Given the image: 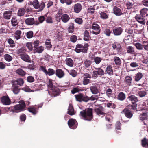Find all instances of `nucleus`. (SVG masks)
Wrapping results in <instances>:
<instances>
[{
    "mask_svg": "<svg viewBox=\"0 0 148 148\" xmlns=\"http://www.w3.org/2000/svg\"><path fill=\"white\" fill-rule=\"evenodd\" d=\"M80 115L84 120L90 121L93 118V109L91 108L86 109L80 112Z\"/></svg>",
    "mask_w": 148,
    "mask_h": 148,
    "instance_id": "f257e3e1",
    "label": "nucleus"
},
{
    "mask_svg": "<svg viewBox=\"0 0 148 148\" xmlns=\"http://www.w3.org/2000/svg\"><path fill=\"white\" fill-rule=\"evenodd\" d=\"M19 104L12 107L11 109L14 112L18 113L25 110V101L21 100L19 101Z\"/></svg>",
    "mask_w": 148,
    "mask_h": 148,
    "instance_id": "f03ea898",
    "label": "nucleus"
},
{
    "mask_svg": "<svg viewBox=\"0 0 148 148\" xmlns=\"http://www.w3.org/2000/svg\"><path fill=\"white\" fill-rule=\"evenodd\" d=\"M128 98L132 104L128 105L129 108L131 110H136L137 106L136 103L138 101V98L134 95H131L128 97Z\"/></svg>",
    "mask_w": 148,
    "mask_h": 148,
    "instance_id": "7ed1b4c3",
    "label": "nucleus"
},
{
    "mask_svg": "<svg viewBox=\"0 0 148 148\" xmlns=\"http://www.w3.org/2000/svg\"><path fill=\"white\" fill-rule=\"evenodd\" d=\"M89 45L88 43L85 44L84 46L81 44H78L76 46L75 51L77 53L82 52L83 53H86L88 49Z\"/></svg>",
    "mask_w": 148,
    "mask_h": 148,
    "instance_id": "20e7f679",
    "label": "nucleus"
},
{
    "mask_svg": "<svg viewBox=\"0 0 148 148\" xmlns=\"http://www.w3.org/2000/svg\"><path fill=\"white\" fill-rule=\"evenodd\" d=\"M95 70L92 72V77L94 79H96L99 76H103L104 75V71L101 67L95 68Z\"/></svg>",
    "mask_w": 148,
    "mask_h": 148,
    "instance_id": "39448f33",
    "label": "nucleus"
},
{
    "mask_svg": "<svg viewBox=\"0 0 148 148\" xmlns=\"http://www.w3.org/2000/svg\"><path fill=\"white\" fill-rule=\"evenodd\" d=\"M42 104L38 105L37 106L35 105L34 106H30L27 108V110L30 112L33 115H36L38 112V110L39 108H41Z\"/></svg>",
    "mask_w": 148,
    "mask_h": 148,
    "instance_id": "423d86ee",
    "label": "nucleus"
},
{
    "mask_svg": "<svg viewBox=\"0 0 148 148\" xmlns=\"http://www.w3.org/2000/svg\"><path fill=\"white\" fill-rule=\"evenodd\" d=\"M68 124L70 128L74 130L77 128L78 123L75 119L71 118L68 120Z\"/></svg>",
    "mask_w": 148,
    "mask_h": 148,
    "instance_id": "0eeeda50",
    "label": "nucleus"
},
{
    "mask_svg": "<svg viewBox=\"0 0 148 148\" xmlns=\"http://www.w3.org/2000/svg\"><path fill=\"white\" fill-rule=\"evenodd\" d=\"M112 34L115 36H120L123 32V29L121 27L117 26L113 28L112 29Z\"/></svg>",
    "mask_w": 148,
    "mask_h": 148,
    "instance_id": "6e6552de",
    "label": "nucleus"
},
{
    "mask_svg": "<svg viewBox=\"0 0 148 148\" xmlns=\"http://www.w3.org/2000/svg\"><path fill=\"white\" fill-rule=\"evenodd\" d=\"M129 108H125L121 112L123 113L125 116L128 119H131L133 116V112L130 110Z\"/></svg>",
    "mask_w": 148,
    "mask_h": 148,
    "instance_id": "1a4fd4ad",
    "label": "nucleus"
},
{
    "mask_svg": "<svg viewBox=\"0 0 148 148\" xmlns=\"http://www.w3.org/2000/svg\"><path fill=\"white\" fill-rule=\"evenodd\" d=\"M94 110L97 115L100 116H101V117L104 116L106 114V113L104 112L103 108L102 106H100L94 109Z\"/></svg>",
    "mask_w": 148,
    "mask_h": 148,
    "instance_id": "9d476101",
    "label": "nucleus"
},
{
    "mask_svg": "<svg viewBox=\"0 0 148 148\" xmlns=\"http://www.w3.org/2000/svg\"><path fill=\"white\" fill-rule=\"evenodd\" d=\"M92 28L95 31H92V33L95 35L99 34L101 32V29L99 25L96 23H93L92 26Z\"/></svg>",
    "mask_w": 148,
    "mask_h": 148,
    "instance_id": "9b49d317",
    "label": "nucleus"
},
{
    "mask_svg": "<svg viewBox=\"0 0 148 148\" xmlns=\"http://www.w3.org/2000/svg\"><path fill=\"white\" fill-rule=\"evenodd\" d=\"M2 103L4 105H8L11 104V101L8 95L3 96L1 98Z\"/></svg>",
    "mask_w": 148,
    "mask_h": 148,
    "instance_id": "f8f14e48",
    "label": "nucleus"
},
{
    "mask_svg": "<svg viewBox=\"0 0 148 148\" xmlns=\"http://www.w3.org/2000/svg\"><path fill=\"white\" fill-rule=\"evenodd\" d=\"M50 92L51 93L52 97H56L58 96L60 93L59 88L55 86L54 88L50 90Z\"/></svg>",
    "mask_w": 148,
    "mask_h": 148,
    "instance_id": "ddd939ff",
    "label": "nucleus"
},
{
    "mask_svg": "<svg viewBox=\"0 0 148 148\" xmlns=\"http://www.w3.org/2000/svg\"><path fill=\"white\" fill-rule=\"evenodd\" d=\"M56 75L59 78H63L65 75L64 71L60 69H57L55 72Z\"/></svg>",
    "mask_w": 148,
    "mask_h": 148,
    "instance_id": "4468645a",
    "label": "nucleus"
},
{
    "mask_svg": "<svg viewBox=\"0 0 148 148\" xmlns=\"http://www.w3.org/2000/svg\"><path fill=\"white\" fill-rule=\"evenodd\" d=\"M143 17L140 14H136L135 16L136 20L140 24L145 25V21Z\"/></svg>",
    "mask_w": 148,
    "mask_h": 148,
    "instance_id": "2eb2a0df",
    "label": "nucleus"
},
{
    "mask_svg": "<svg viewBox=\"0 0 148 148\" xmlns=\"http://www.w3.org/2000/svg\"><path fill=\"white\" fill-rule=\"evenodd\" d=\"M20 58L24 61L28 63H30L31 62V59L29 56L26 53L21 54L20 56Z\"/></svg>",
    "mask_w": 148,
    "mask_h": 148,
    "instance_id": "dca6fc26",
    "label": "nucleus"
},
{
    "mask_svg": "<svg viewBox=\"0 0 148 148\" xmlns=\"http://www.w3.org/2000/svg\"><path fill=\"white\" fill-rule=\"evenodd\" d=\"M82 9V5L80 3H76L74 5L73 7L74 11L76 13H79Z\"/></svg>",
    "mask_w": 148,
    "mask_h": 148,
    "instance_id": "f3484780",
    "label": "nucleus"
},
{
    "mask_svg": "<svg viewBox=\"0 0 148 148\" xmlns=\"http://www.w3.org/2000/svg\"><path fill=\"white\" fill-rule=\"evenodd\" d=\"M132 78L131 76H127L125 78L124 82L128 86H130L132 84Z\"/></svg>",
    "mask_w": 148,
    "mask_h": 148,
    "instance_id": "a211bd4d",
    "label": "nucleus"
},
{
    "mask_svg": "<svg viewBox=\"0 0 148 148\" xmlns=\"http://www.w3.org/2000/svg\"><path fill=\"white\" fill-rule=\"evenodd\" d=\"M25 24L28 25H34L35 23L34 18L32 17L25 19Z\"/></svg>",
    "mask_w": 148,
    "mask_h": 148,
    "instance_id": "6ab92c4d",
    "label": "nucleus"
},
{
    "mask_svg": "<svg viewBox=\"0 0 148 148\" xmlns=\"http://www.w3.org/2000/svg\"><path fill=\"white\" fill-rule=\"evenodd\" d=\"M70 19L69 15L66 14H64L62 15L61 17V19L64 23H67Z\"/></svg>",
    "mask_w": 148,
    "mask_h": 148,
    "instance_id": "aec40b11",
    "label": "nucleus"
},
{
    "mask_svg": "<svg viewBox=\"0 0 148 148\" xmlns=\"http://www.w3.org/2000/svg\"><path fill=\"white\" fill-rule=\"evenodd\" d=\"M12 13V11H5L3 14L4 18L6 19H9L10 18Z\"/></svg>",
    "mask_w": 148,
    "mask_h": 148,
    "instance_id": "412c9836",
    "label": "nucleus"
},
{
    "mask_svg": "<svg viewBox=\"0 0 148 148\" xmlns=\"http://www.w3.org/2000/svg\"><path fill=\"white\" fill-rule=\"evenodd\" d=\"M113 13L116 16L121 15L122 13L121 9L116 6H115L113 9Z\"/></svg>",
    "mask_w": 148,
    "mask_h": 148,
    "instance_id": "4be33fe9",
    "label": "nucleus"
},
{
    "mask_svg": "<svg viewBox=\"0 0 148 148\" xmlns=\"http://www.w3.org/2000/svg\"><path fill=\"white\" fill-rule=\"evenodd\" d=\"M65 63L68 66L72 67L74 65V62L73 60L70 58H66L65 60Z\"/></svg>",
    "mask_w": 148,
    "mask_h": 148,
    "instance_id": "5701e85b",
    "label": "nucleus"
},
{
    "mask_svg": "<svg viewBox=\"0 0 148 148\" xmlns=\"http://www.w3.org/2000/svg\"><path fill=\"white\" fill-rule=\"evenodd\" d=\"M21 34L22 32L21 30H16L14 34V37L16 40L19 39L22 37Z\"/></svg>",
    "mask_w": 148,
    "mask_h": 148,
    "instance_id": "b1692460",
    "label": "nucleus"
},
{
    "mask_svg": "<svg viewBox=\"0 0 148 148\" xmlns=\"http://www.w3.org/2000/svg\"><path fill=\"white\" fill-rule=\"evenodd\" d=\"M143 76L142 73L141 72H139L134 77V80L136 82H138L142 78Z\"/></svg>",
    "mask_w": 148,
    "mask_h": 148,
    "instance_id": "393cba45",
    "label": "nucleus"
},
{
    "mask_svg": "<svg viewBox=\"0 0 148 148\" xmlns=\"http://www.w3.org/2000/svg\"><path fill=\"white\" fill-rule=\"evenodd\" d=\"M73 107L71 104H69L68 109L67 113L70 115H73L75 114Z\"/></svg>",
    "mask_w": 148,
    "mask_h": 148,
    "instance_id": "a878e982",
    "label": "nucleus"
},
{
    "mask_svg": "<svg viewBox=\"0 0 148 148\" xmlns=\"http://www.w3.org/2000/svg\"><path fill=\"white\" fill-rule=\"evenodd\" d=\"M84 40L85 41H89L90 40V38H91L89 34L88 31L87 30H85L84 33Z\"/></svg>",
    "mask_w": 148,
    "mask_h": 148,
    "instance_id": "bb28decb",
    "label": "nucleus"
},
{
    "mask_svg": "<svg viewBox=\"0 0 148 148\" xmlns=\"http://www.w3.org/2000/svg\"><path fill=\"white\" fill-rule=\"evenodd\" d=\"M106 73L110 75H113V71L111 65H108L106 68Z\"/></svg>",
    "mask_w": 148,
    "mask_h": 148,
    "instance_id": "cd10ccee",
    "label": "nucleus"
},
{
    "mask_svg": "<svg viewBox=\"0 0 148 148\" xmlns=\"http://www.w3.org/2000/svg\"><path fill=\"white\" fill-rule=\"evenodd\" d=\"M140 14L144 17L148 16V9L145 8L141 9L140 11Z\"/></svg>",
    "mask_w": 148,
    "mask_h": 148,
    "instance_id": "c85d7f7f",
    "label": "nucleus"
},
{
    "mask_svg": "<svg viewBox=\"0 0 148 148\" xmlns=\"http://www.w3.org/2000/svg\"><path fill=\"white\" fill-rule=\"evenodd\" d=\"M11 24L13 27H16L18 25V22L17 20V18L16 16L12 17L11 20Z\"/></svg>",
    "mask_w": 148,
    "mask_h": 148,
    "instance_id": "c756f323",
    "label": "nucleus"
},
{
    "mask_svg": "<svg viewBox=\"0 0 148 148\" xmlns=\"http://www.w3.org/2000/svg\"><path fill=\"white\" fill-rule=\"evenodd\" d=\"M26 12L25 10L23 8H19L17 13V15L19 16H23Z\"/></svg>",
    "mask_w": 148,
    "mask_h": 148,
    "instance_id": "7c9ffc66",
    "label": "nucleus"
},
{
    "mask_svg": "<svg viewBox=\"0 0 148 148\" xmlns=\"http://www.w3.org/2000/svg\"><path fill=\"white\" fill-rule=\"evenodd\" d=\"M116 65L118 66H120L121 64V61L119 57L117 56H115L113 58Z\"/></svg>",
    "mask_w": 148,
    "mask_h": 148,
    "instance_id": "2f4dec72",
    "label": "nucleus"
},
{
    "mask_svg": "<svg viewBox=\"0 0 148 148\" xmlns=\"http://www.w3.org/2000/svg\"><path fill=\"white\" fill-rule=\"evenodd\" d=\"M74 29L75 27L73 23H70L69 24V27L68 28V32L69 33H72L74 32Z\"/></svg>",
    "mask_w": 148,
    "mask_h": 148,
    "instance_id": "473e14b6",
    "label": "nucleus"
},
{
    "mask_svg": "<svg viewBox=\"0 0 148 148\" xmlns=\"http://www.w3.org/2000/svg\"><path fill=\"white\" fill-rule=\"evenodd\" d=\"M125 95L123 92H120L119 93L117 99L118 100L120 101H123L125 99Z\"/></svg>",
    "mask_w": 148,
    "mask_h": 148,
    "instance_id": "72a5a7b5",
    "label": "nucleus"
},
{
    "mask_svg": "<svg viewBox=\"0 0 148 148\" xmlns=\"http://www.w3.org/2000/svg\"><path fill=\"white\" fill-rule=\"evenodd\" d=\"M112 47L113 49H116L118 52L121 50V47L120 44L119 43H114L112 45Z\"/></svg>",
    "mask_w": 148,
    "mask_h": 148,
    "instance_id": "f704fd0d",
    "label": "nucleus"
},
{
    "mask_svg": "<svg viewBox=\"0 0 148 148\" xmlns=\"http://www.w3.org/2000/svg\"><path fill=\"white\" fill-rule=\"evenodd\" d=\"M112 30L110 27H108L105 29L104 33L107 36H110L112 33Z\"/></svg>",
    "mask_w": 148,
    "mask_h": 148,
    "instance_id": "c9c22d12",
    "label": "nucleus"
},
{
    "mask_svg": "<svg viewBox=\"0 0 148 148\" xmlns=\"http://www.w3.org/2000/svg\"><path fill=\"white\" fill-rule=\"evenodd\" d=\"M90 89L91 92L93 94H96L99 92V90L98 88L95 86H91Z\"/></svg>",
    "mask_w": 148,
    "mask_h": 148,
    "instance_id": "e433bc0d",
    "label": "nucleus"
},
{
    "mask_svg": "<svg viewBox=\"0 0 148 148\" xmlns=\"http://www.w3.org/2000/svg\"><path fill=\"white\" fill-rule=\"evenodd\" d=\"M45 44L47 49H50L52 47V46L51 44L50 39H48L46 40Z\"/></svg>",
    "mask_w": 148,
    "mask_h": 148,
    "instance_id": "4c0bfd02",
    "label": "nucleus"
},
{
    "mask_svg": "<svg viewBox=\"0 0 148 148\" xmlns=\"http://www.w3.org/2000/svg\"><path fill=\"white\" fill-rule=\"evenodd\" d=\"M147 114L146 113H143L139 115V119L141 120H146L147 118Z\"/></svg>",
    "mask_w": 148,
    "mask_h": 148,
    "instance_id": "58836bf2",
    "label": "nucleus"
},
{
    "mask_svg": "<svg viewBox=\"0 0 148 148\" xmlns=\"http://www.w3.org/2000/svg\"><path fill=\"white\" fill-rule=\"evenodd\" d=\"M127 52L131 54H134L135 53L133 47L131 46H129L126 48Z\"/></svg>",
    "mask_w": 148,
    "mask_h": 148,
    "instance_id": "ea45409f",
    "label": "nucleus"
},
{
    "mask_svg": "<svg viewBox=\"0 0 148 148\" xmlns=\"http://www.w3.org/2000/svg\"><path fill=\"white\" fill-rule=\"evenodd\" d=\"M55 71L53 69L49 68L47 71L46 75L49 76H52L55 74Z\"/></svg>",
    "mask_w": 148,
    "mask_h": 148,
    "instance_id": "a19ab883",
    "label": "nucleus"
},
{
    "mask_svg": "<svg viewBox=\"0 0 148 148\" xmlns=\"http://www.w3.org/2000/svg\"><path fill=\"white\" fill-rule=\"evenodd\" d=\"M83 94L82 93H80L78 94L75 95V97L76 99V100L77 101L81 102V100L82 97H83Z\"/></svg>",
    "mask_w": 148,
    "mask_h": 148,
    "instance_id": "79ce46f5",
    "label": "nucleus"
},
{
    "mask_svg": "<svg viewBox=\"0 0 148 148\" xmlns=\"http://www.w3.org/2000/svg\"><path fill=\"white\" fill-rule=\"evenodd\" d=\"M138 93L140 97H144L147 94L146 90L145 89L138 91Z\"/></svg>",
    "mask_w": 148,
    "mask_h": 148,
    "instance_id": "37998d69",
    "label": "nucleus"
},
{
    "mask_svg": "<svg viewBox=\"0 0 148 148\" xmlns=\"http://www.w3.org/2000/svg\"><path fill=\"white\" fill-rule=\"evenodd\" d=\"M45 7V4L43 1H41L40 3H39L38 9L39 11H42Z\"/></svg>",
    "mask_w": 148,
    "mask_h": 148,
    "instance_id": "c03bdc74",
    "label": "nucleus"
},
{
    "mask_svg": "<svg viewBox=\"0 0 148 148\" xmlns=\"http://www.w3.org/2000/svg\"><path fill=\"white\" fill-rule=\"evenodd\" d=\"M14 82L16 83H15V84H16L20 86H22L23 85L24 82L23 79L22 78H19L17 79Z\"/></svg>",
    "mask_w": 148,
    "mask_h": 148,
    "instance_id": "a18cd8bd",
    "label": "nucleus"
},
{
    "mask_svg": "<svg viewBox=\"0 0 148 148\" xmlns=\"http://www.w3.org/2000/svg\"><path fill=\"white\" fill-rule=\"evenodd\" d=\"M68 72L73 77H75L77 75V72L74 69L71 70L70 71H68Z\"/></svg>",
    "mask_w": 148,
    "mask_h": 148,
    "instance_id": "49530a36",
    "label": "nucleus"
},
{
    "mask_svg": "<svg viewBox=\"0 0 148 148\" xmlns=\"http://www.w3.org/2000/svg\"><path fill=\"white\" fill-rule=\"evenodd\" d=\"M20 90V88L17 86H14L12 89L13 93L15 94H18Z\"/></svg>",
    "mask_w": 148,
    "mask_h": 148,
    "instance_id": "de8ad7c7",
    "label": "nucleus"
},
{
    "mask_svg": "<svg viewBox=\"0 0 148 148\" xmlns=\"http://www.w3.org/2000/svg\"><path fill=\"white\" fill-rule=\"evenodd\" d=\"M16 72L17 73L22 76H24L26 74V72L21 69H19L17 70Z\"/></svg>",
    "mask_w": 148,
    "mask_h": 148,
    "instance_id": "09e8293b",
    "label": "nucleus"
},
{
    "mask_svg": "<svg viewBox=\"0 0 148 148\" xmlns=\"http://www.w3.org/2000/svg\"><path fill=\"white\" fill-rule=\"evenodd\" d=\"M48 88L49 90L53 88L54 86H53V84L52 80L51 79H49L48 82L47 83Z\"/></svg>",
    "mask_w": 148,
    "mask_h": 148,
    "instance_id": "8fccbe9b",
    "label": "nucleus"
},
{
    "mask_svg": "<svg viewBox=\"0 0 148 148\" xmlns=\"http://www.w3.org/2000/svg\"><path fill=\"white\" fill-rule=\"evenodd\" d=\"M100 18L103 19H106L108 18V15L105 12H103L100 13Z\"/></svg>",
    "mask_w": 148,
    "mask_h": 148,
    "instance_id": "3c124183",
    "label": "nucleus"
},
{
    "mask_svg": "<svg viewBox=\"0 0 148 148\" xmlns=\"http://www.w3.org/2000/svg\"><path fill=\"white\" fill-rule=\"evenodd\" d=\"M90 100V97H88L83 94V97H82V99L81 100V102L83 101L85 102H87Z\"/></svg>",
    "mask_w": 148,
    "mask_h": 148,
    "instance_id": "603ef678",
    "label": "nucleus"
},
{
    "mask_svg": "<svg viewBox=\"0 0 148 148\" xmlns=\"http://www.w3.org/2000/svg\"><path fill=\"white\" fill-rule=\"evenodd\" d=\"M34 49V50H35L36 52H37L38 53H40L42 52L44 50V47L42 46H40L39 47H36V48H35Z\"/></svg>",
    "mask_w": 148,
    "mask_h": 148,
    "instance_id": "864d4df0",
    "label": "nucleus"
},
{
    "mask_svg": "<svg viewBox=\"0 0 148 148\" xmlns=\"http://www.w3.org/2000/svg\"><path fill=\"white\" fill-rule=\"evenodd\" d=\"M93 60L95 63L96 64H99L101 62L102 60L101 58L99 57H95Z\"/></svg>",
    "mask_w": 148,
    "mask_h": 148,
    "instance_id": "5fc2aeb1",
    "label": "nucleus"
},
{
    "mask_svg": "<svg viewBox=\"0 0 148 148\" xmlns=\"http://www.w3.org/2000/svg\"><path fill=\"white\" fill-rule=\"evenodd\" d=\"M4 59L5 60L8 62H10L12 59V57L9 54H6L4 55Z\"/></svg>",
    "mask_w": 148,
    "mask_h": 148,
    "instance_id": "6e6d98bb",
    "label": "nucleus"
},
{
    "mask_svg": "<svg viewBox=\"0 0 148 148\" xmlns=\"http://www.w3.org/2000/svg\"><path fill=\"white\" fill-rule=\"evenodd\" d=\"M8 42L11 47H13L15 46L14 41L11 38H9L8 40Z\"/></svg>",
    "mask_w": 148,
    "mask_h": 148,
    "instance_id": "4d7b16f0",
    "label": "nucleus"
},
{
    "mask_svg": "<svg viewBox=\"0 0 148 148\" xmlns=\"http://www.w3.org/2000/svg\"><path fill=\"white\" fill-rule=\"evenodd\" d=\"M39 2L38 0H34L32 3V5L34 8L36 9H38V5Z\"/></svg>",
    "mask_w": 148,
    "mask_h": 148,
    "instance_id": "13d9d810",
    "label": "nucleus"
},
{
    "mask_svg": "<svg viewBox=\"0 0 148 148\" xmlns=\"http://www.w3.org/2000/svg\"><path fill=\"white\" fill-rule=\"evenodd\" d=\"M74 21L76 23L82 25L83 23L82 18H77L74 20Z\"/></svg>",
    "mask_w": 148,
    "mask_h": 148,
    "instance_id": "bf43d9fd",
    "label": "nucleus"
},
{
    "mask_svg": "<svg viewBox=\"0 0 148 148\" xmlns=\"http://www.w3.org/2000/svg\"><path fill=\"white\" fill-rule=\"evenodd\" d=\"M135 45L137 49L139 50H142L143 49V45H141L140 43H136Z\"/></svg>",
    "mask_w": 148,
    "mask_h": 148,
    "instance_id": "052dcab7",
    "label": "nucleus"
},
{
    "mask_svg": "<svg viewBox=\"0 0 148 148\" xmlns=\"http://www.w3.org/2000/svg\"><path fill=\"white\" fill-rule=\"evenodd\" d=\"M148 139L147 140L145 138H144L141 140V144L143 147H145L147 145Z\"/></svg>",
    "mask_w": 148,
    "mask_h": 148,
    "instance_id": "680f3d73",
    "label": "nucleus"
},
{
    "mask_svg": "<svg viewBox=\"0 0 148 148\" xmlns=\"http://www.w3.org/2000/svg\"><path fill=\"white\" fill-rule=\"evenodd\" d=\"M93 6H90V7L88 8V12L89 13H90L91 14H93L94 13V11L95 10V8Z\"/></svg>",
    "mask_w": 148,
    "mask_h": 148,
    "instance_id": "e2e57ef3",
    "label": "nucleus"
},
{
    "mask_svg": "<svg viewBox=\"0 0 148 148\" xmlns=\"http://www.w3.org/2000/svg\"><path fill=\"white\" fill-rule=\"evenodd\" d=\"M25 51H26L25 49L23 48H21L17 51V53L18 54H19V56H20L21 54L25 53Z\"/></svg>",
    "mask_w": 148,
    "mask_h": 148,
    "instance_id": "0e129e2a",
    "label": "nucleus"
},
{
    "mask_svg": "<svg viewBox=\"0 0 148 148\" xmlns=\"http://www.w3.org/2000/svg\"><path fill=\"white\" fill-rule=\"evenodd\" d=\"M85 66L86 68H88L90 65L91 61L87 59L84 62Z\"/></svg>",
    "mask_w": 148,
    "mask_h": 148,
    "instance_id": "69168bd1",
    "label": "nucleus"
},
{
    "mask_svg": "<svg viewBox=\"0 0 148 148\" xmlns=\"http://www.w3.org/2000/svg\"><path fill=\"white\" fill-rule=\"evenodd\" d=\"M47 14H45L44 16H41L38 17V20L40 23H42L45 20V16L47 17Z\"/></svg>",
    "mask_w": 148,
    "mask_h": 148,
    "instance_id": "338daca9",
    "label": "nucleus"
},
{
    "mask_svg": "<svg viewBox=\"0 0 148 148\" xmlns=\"http://www.w3.org/2000/svg\"><path fill=\"white\" fill-rule=\"evenodd\" d=\"M77 36L75 35L71 36L70 37V40L73 43H75L77 41Z\"/></svg>",
    "mask_w": 148,
    "mask_h": 148,
    "instance_id": "774afa93",
    "label": "nucleus"
}]
</instances>
